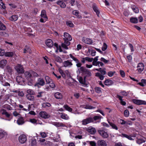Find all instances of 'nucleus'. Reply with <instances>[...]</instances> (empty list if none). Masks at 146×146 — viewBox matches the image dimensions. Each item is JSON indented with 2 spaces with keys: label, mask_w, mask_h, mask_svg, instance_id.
Returning a JSON list of instances; mask_svg holds the SVG:
<instances>
[{
  "label": "nucleus",
  "mask_w": 146,
  "mask_h": 146,
  "mask_svg": "<svg viewBox=\"0 0 146 146\" xmlns=\"http://www.w3.org/2000/svg\"><path fill=\"white\" fill-rule=\"evenodd\" d=\"M78 72L79 74L81 73L83 75H85L84 76L90 77L91 76V73L90 70L86 69L85 68L82 66L78 69L77 72Z\"/></svg>",
  "instance_id": "f257e3e1"
},
{
  "label": "nucleus",
  "mask_w": 146,
  "mask_h": 146,
  "mask_svg": "<svg viewBox=\"0 0 146 146\" xmlns=\"http://www.w3.org/2000/svg\"><path fill=\"white\" fill-rule=\"evenodd\" d=\"M98 132L100 135L103 138H107L109 136L108 134L106 131V130L104 128H102L98 129Z\"/></svg>",
  "instance_id": "f03ea898"
},
{
  "label": "nucleus",
  "mask_w": 146,
  "mask_h": 146,
  "mask_svg": "<svg viewBox=\"0 0 146 146\" xmlns=\"http://www.w3.org/2000/svg\"><path fill=\"white\" fill-rule=\"evenodd\" d=\"M27 137L25 135H21L19 137V140L21 144L24 143L27 141Z\"/></svg>",
  "instance_id": "7ed1b4c3"
},
{
  "label": "nucleus",
  "mask_w": 146,
  "mask_h": 146,
  "mask_svg": "<svg viewBox=\"0 0 146 146\" xmlns=\"http://www.w3.org/2000/svg\"><path fill=\"white\" fill-rule=\"evenodd\" d=\"M93 121V118L90 117L84 119L82 121V124L83 125H86Z\"/></svg>",
  "instance_id": "20e7f679"
},
{
  "label": "nucleus",
  "mask_w": 146,
  "mask_h": 146,
  "mask_svg": "<svg viewBox=\"0 0 146 146\" xmlns=\"http://www.w3.org/2000/svg\"><path fill=\"white\" fill-rule=\"evenodd\" d=\"M17 72L19 73H23L24 72V70L22 66L20 64L17 65L15 68Z\"/></svg>",
  "instance_id": "39448f33"
},
{
  "label": "nucleus",
  "mask_w": 146,
  "mask_h": 146,
  "mask_svg": "<svg viewBox=\"0 0 146 146\" xmlns=\"http://www.w3.org/2000/svg\"><path fill=\"white\" fill-rule=\"evenodd\" d=\"M133 102L137 105H146V102L145 101L140 100L134 99L133 100Z\"/></svg>",
  "instance_id": "423d86ee"
},
{
  "label": "nucleus",
  "mask_w": 146,
  "mask_h": 146,
  "mask_svg": "<svg viewBox=\"0 0 146 146\" xmlns=\"http://www.w3.org/2000/svg\"><path fill=\"white\" fill-rule=\"evenodd\" d=\"M82 40L85 43L88 44H91L93 43L92 40L88 38L83 37Z\"/></svg>",
  "instance_id": "0eeeda50"
},
{
  "label": "nucleus",
  "mask_w": 146,
  "mask_h": 146,
  "mask_svg": "<svg viewBox=\"0 0 146 146\" xmlns=\"http://www.w3.org/2000/svg\"><path fill=\"white\" fill-rule=\"evenodd\" d=\"M40 116L44 119L48 118L50 117V115L45 111H41L39 113Z\"/></svg>",
  "instance_id": "6e6552de"
},
{
  "label": "nucleus",
  "mask_w": 146,
  "mask_h": 146,
  "mask_svg": "<svg viewBox=\"0 0 146 146\" xmlns=\"http://www.w3.org/2000/svg\"><path fill=\"white\" fill-rule=\"evenodd\" d=\"M45 84V82L44 80L41 78H38L37 82L35 85V86H36L38 85H40L41 86H43Z\"/></svg>",
  "instance_id": "1a4fd4ad"
},
{
  "label": "nucleus",
  "mask_w": 146,
  "mask_h": 146,
  "mask_svg": "<svg viewBox=\"0 0 146 146\" xmlns=\"http://www.w3.org/2000/svg\"><path fill=\"white\" fill-rule=\"evenodd\" d=\"M63 65L65 67H70L73 64L71 62L68 60L64 61L63 63Z\"/></svg>",
  "instance_id": "9d476101"
},
{
  "label": "nucleus",
  "mask_w": 146,
  "mask_h": 146,
  "mask_svg": "<svg viewBox=\"0 0 146 146\" xmlns=\"http://www.w3.org/2000/svg\"><path fill=\"white\" fill-rule=\"evenodd\" d=\"M137 70L138 72L141 73L144 69V65L142 63H139L137 66Z\"/></svg>",
  "instance_id": "9b49d317"
},
{
  "label": "nucleus",
  "mask_w": 146,
  "mask_h": 146,
  "mask_svg": "<svg viewBox=\"0 0 146 146\" xmlns=\"http://www.w3.org/2000/svg\"><path fill=\"white\" fill-rule=\"evenodd\" d=\"M87 131L89 133L92 134L95 133L96 131L95 129L92 127H89L87 129Z\"/></svg>",
  "instance_id": "f8f14e48"
},
{
  "label": "nucleus",
  "mask_w": 146,
  "mask_h": 146,
  "mask_svg": "<svg viewBox=\"0 0 146 146\" xmlns=\"http://www.w3.org/2000/svg\"><path fill=\"white\" fill-rule=\"evenodd\" d=\"M7 61L5 59H3L0 61V67L3 68L7 63Z\"/></svg>",
  "instance_id": "ddd939ff"
},
{
  "label": "nucleus",
  "mask_w": 146,
  "mask_h": 146,
  "mask_svg": "<svg viewBox=\"0 0 146 146\" xmlns=\"http://www.w3.org/2000/svg\"><path fill=\"white\" fill-rule=\"evenodd\" d=\"M64 38L63 39H67L71 41L72 40V38L71 36L68 33L65 32L64 33Z\"/></svg>",
  "instance_id": "4468645a"
},
{
  "label": "nucleus",
  "mask_w": 146,
  "mask_h": 146,
  "mask_svg": "<svg viewBox=\"0 0 146 146\" xmlns=\"http://www.w3.org/2000/svg\"><path fill=\"white\" fill-rule=\"evenodd\" d=\"M45 43L46 45L49 47H51L53 45V42L50 39L47 40L46 41Z\"/></svg>",
  "instance_id": "2eb2a0df"
},
{
  "label": "nucleus",
  "mask_w": 146,
  "mask_h": 146,
  "mask_svg": "<svg viewBox=\"0 0 146 146\" xmlns=\"http://www.w3.org/2000/svg\"><path fill=\"white\" fill-rule=\"evenodd\" d=\"M98 144L99 146H106V142L103 140H100L98 141Z\"/></svg>",
  "instance_id": "dca6fc26"
},
{
  "label": "nucleus",
  "mask_w": 146,
  "mask_h": 146,
  "mask_svg": "<svg viewBox=\"0 0 146 146\" xmlns=\"http://www.w3.org/2000/svg\"><path fill=\"white\" fill-rule=\"evenodd\" d=\"M7 132L5 131L0 129V139H1L4 137L7 136Z\"/></svg>",
  "instance_id": "f3484780"
},
{
  "label": "nucleus",
  "mask_w": 146,
  "mask_h": 146,
  "mask_svg": "<svg viewBox=\"0 0 146 146\" xmlns=\"http://www.w3.org/2000/svg\"><path fill=\"white\" fill-rule=\"evenodd\" d=\"M40 16L42 17L45 19V21H46L47 19V17L46 15V11L44 10H42L41 12Z\"/></svg>",
  "instance_id": "a211bd4d"
},
{
  "label": "nucleus",
  "mask_w": 146,
  "mask_h": 146,
  "mask_svg": "<svg viewBox=\"0 0 146 146\" xmlns=\"http://www.w3.org/2000/svg\"><path fill=\"white\" fill-rule=\"evenodd\" d=\"M54 97L58 99H61L62 98V95L61 93L56 92L54 94Z\"/></svg>",
  "instance_id": "6ab92c4d"
},
{
  "label": "nucleus",
  "mask_w": 146,
  "mask_h": 146,
  "mask_svg": "<svg viewBox=\"0 0 146 146\" xmlns=\"http://www.w3.org/2000/svg\"><path fill=\"white\" fill-rule=\"evenodd\" d=\"M53 124L56 127H64L65 126V124L59 122H53Z\"/></svg>",
  "instance_id": "aec40b11"
},
{
  "label": "nucleus",
  "mask_w": 146,
  "mask_h": 146,
  "mask_svg": "<svg viewBox=\"0 0 146 146\" xmlns=\"http://www.w3.org/2000/svg\"><path fill=\"white\" fill-rule=\"evenodd\" d=\"M104 84L107 86H110L113 84V81L107 79L104 82Z\"/></svg>",
  "instance_id": "412c9836"
},
{
  "label": "nucleus",
  "mask_w": 146,
  "mask_h": 146,
  "mask_svg": "<svg viewBox=\"0 0 146 146\" xmlns=\"http://www.w3.org/2000/svg\"><path fill=\"white\" fill-rule=\"evenodd\" d=\"M96 70L98 72H100V73L103 75H104L106 74V72L105 68L102 69L101 68H100L98 69H96Z\"/></svg>",
  "instance_id": "4be33fe9"
},
{
  "label": "nucleus",
  "mask_w": 146,
  "mask_h": 146,
  "mask_svg": "<svg viewBox=\"0 0 146 146\" xmlns=\"http://www.w3.org/2000/svg\"><path fill=\"white\" fill-rule=\"evenodd\" d=\"M16 80L17 82L19 84H21L24 82L23 78L20 76H18L17 77Z\"/></svg>",
  "instance_id": "5701e85b"
},
{
  "label": "nucleus",
  "mask_w": 146,
  "mask_h": 146,
  "mask_svg": "<svg viewBox=\"0 0 146 146\" xmlns=\"http://www.w3.org/2000/svg\"><path fill=\"white\" fill-rule=\"evenodd\" d=\"M15 54V52H6L5 53V56L9 57H12Z\"/></svg>",
  "instance_id": "b1692460"
},
{
  "label": "nucleus",
  "mask_w": 146,
  "mask_h": 146,
  "mask_svg": "<svg viewBox=\"0 0 146 146\" xmlns=\"http://www.w3.org/2000/svg\"><path fill=\"white\" fill-rule=\"evenodd\" d=\"M86 76H84V78L82 77H80L78 78V80L80 83L84 84L86 82Z\"/></svg>",
  "instance_id": "393cba45"
},
{
  "label": "nucleus",
  "mask_w": 146,
  "mask_h": 146,
  "mask_svg": "<svg viewBox=\"0 0 146 146\" xmlns=\"http://www.w3.org/2000/svg\"><path fill=\"white\" fill-rule=\"evenodd\" d=\"M3 78L2 76L0 77V80L1 82V84L5 86H10V84L8 83L5 82V81L3 80Z\"/></svg>",
  "instance_id": "a878e982"
},
{
  "label": "nucleus",
  "mask_w": 146,
  "mask_h": 146,
  "mask_svg": "<svg viewBox=\"0 0 146 146\" xmlns=\"http://www.w3.org/2000/svg\"><path fill=\"white\" fill-rule=\"evenodd\" d=\"M81 107L82 108H85L86 109H94L95 108L94 107H93L89 105L86 104V105H84L82 106Z\"/></svg>",
  "instance_id": "bb28decb"
},
{
  "label": "nucleus",
  "mask_w": 146,
  "mask_h": 146,
  "mask_svg": "<svg viewBox=\"0 0 146 146\" xmlns=\"http://www.w3.org/2000/svg\"><path fill=\"white\" fill-rule=\"evenodd\" d=\"M56 3L58 5H60L62 8H65L66 7L65 4L62 1H58Z\"/></svg>",
  "instance_id": "cd10ccee"
},
{
  "label": "nucleus",
  "mask_w": 146,
  "mask_h": 146,
  "mask_svg": "<svg viewBox=\"0 0 146 146\" xmlns=\"http://www.w3.org/2000/svg\"><path fill=\"white\" fill-rule=\"evenodd\" d=\"M37 143L36 140L35 139H31L29 145L31 146H36V145Z\"/></svg>",
  "instance_id": "c85d7f7f"
},
{
  "label": "nucleus",
  "mask_w": 146,
  "mask_h": 146,
  "mask_svg": "<svg viewBox=\"0 0 146 146\" xmlns=\"http://www.w3.org/2000/svg\"><path fill=\"white\" fill-rule=\"evenodd\" d=\"M24 119L23 117L19 118L17 121V123L19 125H21L24 123Z\"/></svg>",
  "instance_id": "c756f323"
},
{
  "label": "nucleus",
  "mask_w": 146,
  "mask_h": 146,
  "mask_svg": "<svg viewBox=\"0 0 146 146\" xmlns=\"http://www.w3.org/2000/svg\"><path fill=\"white\" fill-rule=\"evenodd\" d=\"M6 70L10 74H11L13 71L12 67L9 65H7L6 67Z\"/></svg>",
  "instance_id": "7c9ffc66"
},
{
  "label": "nucleus",
  "mask_w": 146,
  "mask_h": 146,
  "mask_svg": "<svg viewBox=\"0 0 146 146\" xmlns=\"http://www.w3.org/2000/svg\"><path fill=\"white\" fill-rule=\"evenodd\" d=\"M95 76L101 80H103L104 79V76L100 72L96 73Z\"/></svg>",
  "instance_id": "2f4dec72"
},
{
  "label": "nucleus",
  "mask_w": 146,
  "mask_h": 146,
  "mask_svg": "<svg viewBox=\"0 0 146 146\" xmlns=\"http://www.w3.org/2000/svg\"><path fill=\"white\" fill-rule=\"evenodd\" d=\"M60 117L62 119L65 120H68L69 119L68 115L65 113H61Z\"/></svg>",
  "instance_id": "473e14b6"
},
{
  "label": "nucleus",
  "mask_w": 146,
  "mask_h": 146,
  "mask_svg": "<svg viewBox=\"0 0 146 146\" xmlns=\"http://www.w3.org/2000/svg\"><path fill=\"white\" fill-rule=\"evenodd\" d=\"M53 56L55 61L57 62H59V63L61 62L62 60V59L59 56L56 55L55 54L53 55Z\"/></svg>",
  "instance_id": "72a5a7b5"
},
{
  "label": "nucleus",
  "mask_w": 146,
  "mask_h": 146,
  "mask_svg": "<svg viewBox=\"0 0 146 146\" xmlns=\"http://www.w3.org/2000/svg\"><path fill=\"white\" fill-rule=\"evenodd\" d=\"M27 52L29 53H31V50L29 47V46H26L24 49L23 53H25Z\"/></svg>",
  "instance_id": "f704fd0d"
},
{
  "label": "nucleus",
  "mask_w": 146,
  "mask_h": 146,
  "mask_svg": "<svg viewBox=\"0 0 146 146\" xmlns=\"http://www.w3.org/2000/svg\"><path fill=\"white\" fill-rule=\"evenodd\" d=\"M2 114L3 115H5L7 117L9 118L10 116V114L8 113L4 109H3L1 111Z\"/></svg>",
  "instance_id": "c9c22d12"
},
{
  "label": "nucleus",
  "mask_w": 146,
  "mask_h": 146,
  "mask_svg": "<svg viewBox=\"0 0 146 146\" xmlns=\"http://www.w3.org/2000/svg\"><path fill=\"white\" fill-rule=\"evenodd\" d=\"M18 16L17 15H13L9 18V19L11 21H16L18 19Z\"/></svg>",
  "instance_id": "e433bc0d"
},
{
  "label": "nucleus",
  "mask_w": 146,
  "mask_h": 146,
  "mask_svg": "<svg viewBox=\"0 0 146 146\" xmlns=\"http://www.w3.org/2000/svg\"><path fill=\"white\" fill-rule=\"evenodd\" d=\"M108 122L109 123L110 125L112 127V128L113 129H115L116 130H117L118 128L117 126L114 123L110 122L109 121H108Z\"/></svg>",
  "instance_id": "4c0bfd02"
},
{
  "label": "nucleus",
  "mask_w": 146,
  "mask_h": 146,
  "mask_svg": "<svg viewBox=\"0 0 146 146\" xmlns=\"http://www.w3.org/2000/svg\"><path fill=\"white\" fill-rule=\"evenodd\" d=\"M93 8L94 11L96 13L98 17H99L100 12L98 9V8L96 6L94 5Z\"/></svg>",
  "instance_id": "58836bf2"
},
{
  "label": "nucleus",
  "mask_w": 146,
  "mask_h": 146,
  "mask_svg": "<svg viewBox=\"0 0 146 146\" xmlns=\"http://www.w3.org/2000/svg\"><path fill=\"white\" fill-rule=\"evenodd\" d=\"M25 75L26 78L29 80L32 76L31 74L28 72H26L25 73Z\"/></svg>",
  "instance_id": "ea45409f"
},
{
  "label": "nucleus",
  "mask_w": 146,
  "mask_h": 146,
  "mask_svg": "<svg viewBox=\"0 0 146 146\" xmlns=\"http://www.w3.org/2000/svg\"><path fill=\"white\" fill-rule=\"evenodd\" d=\"M33 95L27 94L26 95L27 98L30 101H33L34 100V97Z\"/></svg>",
  "instance_id": "a19ab883"
},
{
  "label": "nucleus",
  "mask_w": 146,
  "mask_h": 146,
  "mask_svg": "<svg viewBox=\"0 0 146 146\" xmlns=\"http://www.w3.org/2000/svg\"><path fill=\"white\" fill-rule=\"evenodd\" d=\"M138 84L142 86H144L146 85V80L142 79L141 80V82H139Z\"/></svg>",
  "instance_id": "79ce46f5"
},
{
  "label": "nucleus",
  "mask_w": 146,
  "mask_h": 146,
  "mask_svg": "<svg viewBox=\"0 0 146 146\" xmlns=\"http://www.w3.org/2000/svg\"><path fill=\"white\" fill-rule=\"evenodd\" d=\"M63 107L65 108L66 110L69 112H72V109L69 107L67 104L64 105V106Z\"/></svg>",
  "instance_id": "37998d69"
},
{
  "label": "nucleus",
  "mask_w": 146,
  "mask_h": 146,
  "mask_svg": "<svg viewBox=\"0 0 146 146\" xmlns=\"http://www.w3.org/2000/svg\"><path fill=\"white\" fill-rule=\"evenodd\" d=\"M130 21L133 23H138V19L137 18L135 17H131L130 19Z\"/></svg>",
  "instance_id": "c03bdc74"
},
{
  "label": "nucleus",
  "mask_w": 146,
  "mask_h": 146,
  "mask_svg": "<svg viewBox=\"0 0 146 146\" xmlns=\"http://www.w3.org/2000/svg\"><path fill=\"white\" fill-rule=\"evenodd\" d=\"M131 7L132 10L135 13H137L139 12V9L135 6L132 5L131 6Z\"/></svg>",
  "instance_id": "a18cd8bd"
},
{
  "label": "nucleus",
  "mask_w": 146,
  "mask_h": 146,
  "mask_svg": "<svg viewBox=\"0 0 146 146\" xmlns=\"http://www.w3.org/2000/svg\"><path fill=\"white\" fill-rule=\"evenodd\" d=\"M45 78L46 82L47 84H49L50 82H52V80L48 76L45 77Z\"/></svg>",
  "instance_id": "49530a36"
},
{
  "label": "nucleus",
  "mask_w": 146,
  "mask_h": 146,
  "mask_svg": "<svg viewBox=\"0 0 146 146\" xmlns=\"http://www.w3.org/2000/svg\"><path fill=\"white\" fill-rule=\"evenodd\" d=\"M122 137H126L129 140H133V139L131 137V136H130V135H128L122 133Z\"/></svg>",
  "instance_id": "de8ad7c7"
},
{
  "label": "nucleus",
  "mask_w": 146,
  "mask_h": 146,
  "mask_svg": "<svg viewBox=\"0 0 146 146\" xmlns=\"http://www.w3.org/2000/svg\"><path fill=\"white\" fill-rule=\"evenodd\" d=\"M42 107L44 108H46L47 107H50L51 106V104L48 102L43 103L42 104Z\"/></svg>",
  "instance_id": "09e8293b"
},
{
  "label": "nucleus",
  "mask_w": 146,
  "mask_h": 146,
  "mask_svg": "<svg viewBox=\"0 0 146 146\" xmlns=\"http://www.w3.org/2000/svg\"><path fill=\"white\" fill-rule=\"evenodd\" d=\"M69 56L70 57L72 58L74 61L76 63H78L79 62V60L73 56L71 54H70Z\"/></svg>",
  "instance_id": "8fccbe9b"
},
{
  "label": "nucleus",
  "mask_w": 146,
  "mask_h": 146,
  "mask_svg": "<svg viewBox=\"0 0 146 146\" xmlns=\"http://www.w3.org/2000/svg\"><path fill=\"white\" fill-rule=\"evenodd\" d=\"M72 13L74 15H75L77 16V17L78 18H80L81 16L78 15L79 12L78 11L76 10H74L72 12Z\"/></svg>",
  "instance_id": "3c124183"
},
{
  "label": "nucleus",
  "mask_w": 146,
  "mask_h": 146,
  "mask_svg": "<svg viewBox=\"0 0 146 146\" xmlns=\"http://www.w3.org/2000/svg\"><path fill=\"white\" fill-rule=\"evenodd\" d=\"M136 142L138 144H140L143 143L145 142V141L142 139H137Z\"/></svg>",
  "instance_id": "603ef678"
},
{
  "label": "nucleus",
  "mask_w": 146,
  "mask_h": 146,
  "mask_svg": "<svg viewBox=\"0 0 146 146\" xmlns=\"http://www.w3.org/2000/svg\"><path fill=\"white\" fill-rule=\"evenodd\" d=\"M0 35L5 37H8L9 36L8 33L5 32H0Z\"/></svg>",
  "instance_id": "864d4df0"
},
{
  "label": "nucleus",
  "mask_w": 146,
  "mask_h": 146,
  "mask_svg": "<svg viewBox=\"0 0 146 146\" xmlns=\"http://www.w3.org/2000/svg\"><path fill=\"white\" fill-rule=\"evenodd\" d=\"M51 142L49 141H46L45 142L41 143L40 144L41 145H46L50 146V144Z\"/></svg>",
  "instance_id": "5fc2aeb1"
},
{
  "label": "nucleus",
  "mask_w": 146,
  "mask_h": 146,
  "mask_svg": "<svg viewBox=\"0 0 146 146\" xmlns=\"http://www.w3.org/2000/svg\"><path fill=\"white\" fill-rule=\"evenodd\" d=\"M5 28V26L0 21V29L1 30H4Z\"/></svg>",
  "instance_id": "6e6d98bb"
},
{
  "label": "nucleus",
  "mask_w": 146,
  "mask_h": 146,
  "mask_svg": "<svg viewBox=\"0 0 146 146\" xmlns=\"http://www.w3.org/2000/svg\"><path fill=\"white\" fill-rule=\"evenodd\" d=\"M107 48V46L105 43H104L102 48V50L105 51Z\"/></svg>",
  "instance_id": "4d7b16f0"
},
{
  "label": "nucleus",
  "mask_w": 146,
  "mask_h": 146,
  "mask_svg": "<svg viewBox=\"0 0 146 146\" xmlns=\"http://www.w3.org/2000/svg\"><path fill=\"white\" fill-rule=\"evenodd\" d=\"M27 93L28 94H27L33 95L35 93L32 90L29 89L27 91Z\"/></svg>",
  "instance_id": "13d9d810"
},
{
  "label": "nucleus",
  "mask_w": 146,
  "mask_h": 146,
  "mask_svg": "<svg viewBox=\"0 0 146 146\" xmlns=\"http://www.w3.org/2000/svg\"><path fill=\"white\" fill-rule=\"evenodd\" d=\"M44 93L43 92H41L38 93L36 95V97L37 98L42 97L43 96V94Z\"/></svg>",
  "instance_id": "bf43d9fd"
},
{
  "label": "nucleus",
  "mask_w": 146,
  "mask_h": 146,
  "mask_svg": "<svg viewBox=\"0 0 146 146\" xmlns=\"http://www.w3.org/2000/svg\"><path fill=\"white\" fill-rule=\"evenodd\" d=\"M66 24L67 25L69 26L70 27H73L74 26V25L73 23L71 21H68L66 22Z\"/></svg>",
  "instance_id": "052dcab7"
},
{
  "label": "nucleus",
  "mask_w": 146,
  "mask_h": 146,
  "mask_svg": "<svg viewBox=\"0 0 146 146\" xmlns=\"http://www.w3.org/2000/svg\"><path fill=\"white\" fill-rule=\"evenodd\" d=\"M115 73V71H110L108 72V76L110 77L112 76Z\"/></svg>",
  "instance_id": "680f3d73"
},
{
  "label": "nucleus",
  "mask_w": 146,
  "mask_h": 146,
  "mask_svg": "<svg viewBox=\"0 0 146 146\" xmlns=\"http://www.w3.org/2000/svg\"><path fill=\"white\" fill-rule=\"evenodd\" d=\"M5 50L3 49L0 48V56H3L5 55Z\"/></svg>",
  "instance_id": "e2e57ef3"
},
{
  "label": "nucleus",
  "mask_w": 146,
  "mask_h": 146,
  "mask_svg": "<svg viewBox=\"0 0 146 146\" xmlns=\"http://www.w3.org/2000/svg\"><path fill=\"white\" fill-rule=\"evenodd\" d=\"M95 89L96 92L98 93H100L101 92V89L100 87H96L95 88Z\"/></svg>",
  "instance_id": "0e129e2a"
},
{
  "label": "nucleus",
  "mask_w": 146,
  "mask_h": 146,
  "mask_svg": "<svg viewBox=\"0 0 146 146\" xmlns=\"http://www.w3.org/2000/svg\"><path fill=\"white\" fill-rule=\"evenodd\" d=\"M100 60L101 61L104 62V63H105L106 64L108 62V61H109V60H106L104 58H103V57H102L101 58Z\"/></svg>",
  "instance_id": "69168bd1"
},
{
  "label": "nucleus",
  "mask_w": 146,
  "mask_h": 146,
  "mask_svg": "<svg viewBox=\"0 0 146 146\" xmlns=\"http://www.w3.org/2000/svg\"><path fill=\"white\" fill-rule=\"evenodd\" d=\"M124 115L125 117H127L129 115V111L128 110H125L124 112Z\"/></svg>",
  "instance_id": "338daca9"
},
{
  "label": "nucleus",
  "mask_w": 146,
  "mask_h": 146,
  "mask_svg": "<svg viewBox=\"0 0 146 146\" xmlns=\"http://www.w3.org/2000/svg\"><path fill=\"white\" fill-rule=\"evenodd\" d=\"M101 117H102L100 116H96L94 117L93 119L94 120H96L98 119H100Z\"/></svg>",
  "instance_id": "774afa93"
}]
</instances>
